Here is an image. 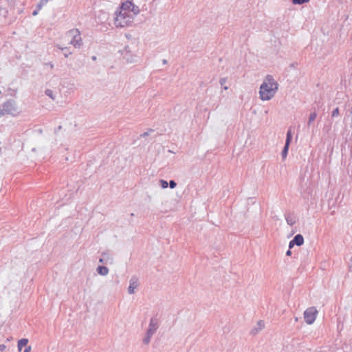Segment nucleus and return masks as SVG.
<instances>
[{
  "instance_id": "f257e3e1",
  "label": "nucleus",
  "mask_w": 352,
  "mask_h": 352,
  "mask_svg": "<svg viewBox=\"0 0 352 352\" xmlns=\"http://www.w3.org/2000/svg\"><path fill=\"white\" fill-rule=\"evenodd\" d=\"M140 13L138 6L131 1L122 3L115 13L114 24L118 28H124L129 25L135 17Z\"/></svg>"
},
{
  "instance_id": "f03ea898",
  "label": "nucleus",
  "mask_w": 352,
  "mask_h": 352,
  "mask_svg": "<svg viewBox=\"0 0 352 352\" xmlns=\"http://www.w3.org/2000/svg\"><path fill=\"white\" fill-rule=\"evenodd\" d=\"M278 89V84L271 75H267L261 84L259 90L260 98L262 100H270Z\"/></svg>"
},
{
  "instance_id": "7ed1b4c3",
  "label": "nucleus",
  "mask_w": 352,
  "mask_h": 352,
  "mask_svg": "<svg viewBox=\"0 0 352 352\" xmlns=\"http://www.w3.org/2000/svg\"><path fill=\"white\" fill-rule=\"evenodd\" d=\"M1 111L5 116H10L12 117L18 116L21 113V109L16 102V101L12 98L6 100L1 106Z\"/></svg>"
},
{
  "instance_id": "20e7f679",
  "label": "nucleus",
  "mask_w": 352,
  "mask_h": 352,
  "mask_svg": "<svg viewBox=\"0 0 352 352\" xmlns=\"http://www.w3.org/2000/svg\"><path fill=\"white\" fill-rule=\"evenodd\" d=\"M158 328V319L155 317L151 318L149 321L148 329L146 331L145 337L143 339V343L144 344H148L150 343L152 336H153L154 333H155Z\"/></svg>"
},
{
  "instance_id": "39448f33",
  "label": "nucleus",
  "mask_w": 352,
  "mask_h": 352,
  "mask_svg": "<svg viewBox=\"0 0 352 352\" xmlns=\"http://www.w3.org/2000/svg\"><path fill=\"white\" fill-rule=\"evenodd\" d=\"M65 36L68 38H71L69 44L75 47L80 48L82 45V41L80 36V32L78 29H72L68 31Z\"/></svg>"
},
{
  "instance_id": "423d86ee",
  "label": "nucleus",
  "mask_w": 352,
  "mask_h": 352,
  "mask_svg": "<svg viewBox=\"0 0 352 352\" xmlns=\"http://www.w3.org/2000/svg\"><path fill=\"white\" fill-rule=\"evenodd\" d=\"M318 311L314 307L307 308L304 312V319L308 324L314 322L316 318Z\"/></svg>"
},
{
  "instance_id": "0eeeda50",
  "label": "nucleus",
  "mask_w": 352,
  "mask_h": 352,
  "mask_svg": "<svg viewBox=\"0 0 352 352\" xmlns=\"http://www.w3.org/2000/svg\"><path fill=\"white\" fill-rule=\"evenodd\" d=\"M292 131H291V129H289L287 133L285 144V146H284V148L282 151V153H281L283 159H285L287 157L289 146L290 142L292 141Z\"/></svg>"
},
{
  "instance_id": "6e6552de",
  "label": "nucleus",
  "mask_w": 352,
  "mask_h": 352,
  "mask_svg": "<svg viewBox=\"0 0 352 352\" xmlns=\"http://www.w3.org/2000/svg\"><path fill=\"white\" fill-rule=\"evenodd\" d=\"M139 286V280L137 277H132L129 280V286L128 287V292L130 294L135 293V289Z\"/></svg>"
},
{
  "instance_id": "1a4fd4ad",
  "label": "nucleus",
  "mask_w": 352,
  "mask_h": 352,
  "mask_svg": "<svg viewBox=\"0 0 352 352\" xmlns=\"http://www.w3.org/2000/svg\"><path fill=\"white\" fill-rule=\"evenodd\" d=\"M130 53L131 50L129 47L128 46L125 47L123 52L124 58H125L128 63H134L136 60V57L131 56Z\"/></svg>"
},
{
  "instance_id": "9d476101",
  "label": "nucleus",
  "mask_w": 352,
  "mask_h": 352,
  "mask_svg": "<svg viewBox=\"0 0 352 352\" xmlns=\"http://www.w3.org/2000/svg\"><path fill=\"white\" fill-rule=\"evenodd\" d=\"M285 219L288 225L293 226L297 221V218L296 216L288 214L285 216Z\"/></svg>"
},
{
  "instance_id": "9b49d317",
  "label": "nucleus",
  "mask_w": 352,
  "mask_h": 352,
  "mask_svg": "<svg viewBox=\"0 0 352 352\" xmlns=\"http://www.w3.org/2000/svg\"><path fill=\"white\" fill-rule=\"evenodd\" d=\"M294 243H296V245L298 246H300L304 243V238L302 234H298L293 239Z\"/></svg>"
},
{
  "instance_id": "f8f14e48",
  "label": "nucleus",
  "mask_w": 352,
  "mask_h": 352,
  "mask_svg": "<svg viewBox=\"0 0 352 352\" xmlns=\"http://www.w3.org/2000/svg\"><path fill=\"white\" fill-rule=\"evenodd\" d=\"M97 272L102 276H106L109 273V269L105 266H98L96 269Z\"/></svg>"
},
{
  "instance_id": "ddd939ff",
  "label": "nucleus",
  "mask_w": 352,
  "mask_h": 352,
  "mask_svg": "<svg viewBox=\"0 0 352 352\" xmlns=\"http://www.w3.org/2000/svg\"><path fill=\"white\" fill-rule=\"evenodd\" d=\"M28 340L27 338H22L18 341V350L21 351L24 346H27Z\"/></svg>"
},
{
  "instance_id": "4468645a",
  "label": "nucleus",
  "mask_w": 352,
  "mask_h": 352,
  "mask_svg": "<svg viewBox=\"0 0 352 352\" xmlns=\"http://www.w3.org/2000/svg\"><path fill=\"white\" fill-rule=\"evenodd\" d=\"M103 256H106V258H100L99 259V262L101 263H107L108 261H109L110 263H113V258L111 256H109L107 254H104L103 253L102 254Z\"/></svg>"
},
{
  "instance_id": "2eb2a0df",
  "label": "nucleus",
  "mask_w": 352,
  "mask_h": 352,
  "mask_svg": "<svg viewBox=\"0 0 352 352\" xmlns=\"http://www.w3.org/2000/svg\"><path fill=\"white\" fill-rule=\"evenodd\" d=\"M317 117V113L316 112L311 113L309 118L308 124L310 125L312 122H314Z\"/></svg>"
},
{
  "instance_id": "dca6fc26",
  "label": "nucleus",
  "mask_w": 352,
  "mask_h": 352,
  "mask_svg": "<svg viewBox=\"0 0 352 352\" xmlns=\"http://www.w3.org/2000/svg\"><path fill=\"white\" fill-rule=\"evenodd\" d=\"M45 94L52 98L53 100H55V95L54 94V91L51 89H46L45 91Z\"/></svg>"
},
{
  "instance_id": "f3484780",
  "label": "nucleus",
  "mask_w": 352,
  "mask_h": 352,
  "mask_svg": "<svg viewBox=\"0 0 352 352\" xmlns=\"http://www.w3.org/2000/svg\"><path fill=\"white\" fill-rule=\"evenodd\" d=\"M160 183L162 188H166L168 186V183L164 179H160Z\"/></svg>"
},
{
  "instance_id": "a211bd4d",
  "label": "nucleus",
  "mask_w": 352,
  "mask_h": 352,
  "mask_svg": "<svg viewBox=\"0 0 352 352\" xmlns=\"http://www.w3.org/2000/svg\"><path fill=\"white\" fill-rule=\"evenodd\" d=\"M340 113V111H339V108L338 107H336L333 111H332V113H331V116L332 117H336L339 115Z\"/></svg>"
},
{
  "instance_id": "6ab92c4d",
  "label": "nucleus",
  "mask_w": 352,
  "mask_h": 352,
  "mask_svg": "<svg viewBox=\"0 0 352 352\" xmlns=\"http://www.w3.org/2000/svg\"><path fill=\"white\" fill-rule=\"evenodd\" d=\"M168 185H169L170 188H174L176 187L177 184H176V182L174 180H170L169 182V183H168Z\"/></svg>"
},
{
  "instance_id": "aec40b11",
  "label": "nucleus",
  "mask_w": 352,
  "mask_h": 352,
  "mask_svg": "<svg viewBox=\"0 0 352 352\" xmlns=\"http://www.w3.org/2000/svg\"><path fill=\"white\" fill-rule=\"evenodd\" d=\"M292 2L294 5H301L303 4L302 0H292Z\"/></svg>"
},
{
  "instance_id": "412c9836",
  "label": "nucleus",
  "mask_w": 352,
  "mask_h": 352,
  "mask_svg": "<svg viewBox=\"0 0 352 352\" xmlns=\"http://www.w3.org/2000/svg\"><path fill=\"white\" fill-rule=\"evenodd\" d=\"M7 13H8V11L6 9L2 8L0 9V14L1 15L6 16Z\"/></svg>"
},
{
  "instance_id": "4be33fe9",
  "label": "nucleus",
  "mask_w": 352,
  "mask_h": 352,
  "mask_svg": "<svg viewBox=\"0 0 352 352\" xmlns=\"http://www.w3.org/2000/svg\"><path fill=\"white\" fill-rule=\"evenodd\" d=\"M226 82V78H221L219 80V83L221 85H223Z\"/></svg>"
},
{
  "instance_id": "5701e85b",
  "label": "nucleus",
  "mask_w": 352,
  "mask_h": 352,
  "mask_svg": "<svg viewBox=\"0 0 352 352\" xmlns=\"http://www.w3.org/2000/svg\"><path fill=\"white\" fill-rule=\"evenodd\" d=\"M296 245V243H294V240L292 239L289 243V249L292 248Z\"/></svg>"
},
{
  "instance_id": "b1692460",
  "label": "nucleus",
  "mask_w": 352,
  "mask_h": 352,
  "mask_svg": "<svg viewBox=\"0 0 352 352\" xmlns=\"http://www.w3.org/2000/svg\"><path fill=\"white\" fill-rule=\"evenodd\" d=\"M32 349L31 346H27L23 352H30Z\"/></svg>"
},
{
  "instance_id": "393cba45",
  "label": "nucleus",
  "mask_w": 352,
  "mask_h": 352,
  "mask_svg": "<svg viewBox=\"0 0 352 352\" xmlns=\"http://www.w3.org/2000/svg\"><path fill=\"white\" fill-rule=\"evenodd\" d=\"M6 349V346L5 344H0V351H3Z\"/></svg>"
},
{
  "instance_id": "a878e982",
  "label": "nucleus",
  "mask_w": 352,
  "mask_h": 352,
  "mask_svg": "<svg viewBox=\"0 0 352 352\" xmlns=\"http://www.w3.org/2000/svg\"><path fill=\"white\" fill-rule=\"evenodd\" d=\"M40 10V9H38V8H37V10H34V11L33 12L32 14H33L34 16L37 15L38 12V10Z\"/></svg>"
},
{
  "instance_id": "bb28decb",
  "label": "nucleus",
  "mask_w": 352,
  "mask_h": 352,
  "mask_svg": "<svg viewBox=\"0 0 352 352\" xmlns=\"http://www.w3.org/2000/svg\"><path fill=\"white\" fill-rule=\"evenodd\" d=\"M72 54V52H69L68 53H65L64 56H65V57L67 58L69 56V55H70Z\"/></svg>"
},
{
  "instance_id": "cd10ccee",
  "label": "nucleus",
  "mask_w": 352,
  "mask_h": 352,
  "mask_svg": "<svg viewBox=\"0 0 352 352\" xmlns=\"http://www.w3.org/2000/svg\"><path fill=\"white\" fill-rule=\"evenodd\" d=\"M147 135H148V131L147 132H144L143 134L141 135V136H142V137H145V136H147Z\"/></svg>"
},
{
  "instance_id": "c85d7f7f",
  "label": "nucleus",
  "mask_w": 352,
  "mask_h": 352,
  "mask_svg": "<svg viewBox=\"0 0 352 352\" xmlns=\"http://www.w3.org/2000/svg\"><path fill=\"white\" fill-rule=\"evenodd\" d=\"M292 254V252L290 250H287V252H286V255L287 256H290Z\"/></svg>"
},
{
  "instance_id": "c756f323",
  "label": "nucleus",
  "mask_w": 352,
  "mask_h": 352,
  "mask_svg": "<svg viewBox=\"0 0 352 352\" xmlns=\"http://www.w3.org/2000/svg\"><path fill=\"white\" fill-rule=\"evenodd\" d=\"M57 47H58V49H60V50H65V49H66V48H67V47H61L60 45H57Z\"/></svg>"
},
{
  "instance_id": "7c9ffc66",
  "label": "nucleus",
  "mask_w": 352,
  "mask_h": 352,
  "mask_svg": "<svg viewBox=\"0 0 352 352\" xmlns=\"http://www.w3.org/2000/svg\"><path fill=\"white\" fill-rule=\"evenodd\" d=\"M302 1H303V3H305L309 2L310 0H302Z\"/></svg>"
},
{
  "instance_id": "2f4dec72",
  "label": "nucleus",
  "mask_w": 352,
  "mask_h": 352,
  "mask_svg": "<svg viewBox=\"0 0 352 352\" xmlns=\"http://www.w3.org/2000/svg\"><path fill=\"white\" fill-rule=\"evenodd\" d=\"M50 67H51V68H53L54 67V65L52 63H50Z\"/></svg>"
},
{
  "instance_id": "473e14b6",
  "label": "nucleus",
  "mask_w": 352,
  "mask_h": 352,
  "mask_svg": "<svg viewBox=\"0 0 352 352\" xmlns=\"http://www.w3.org/2000/svg\"><path fill=\"white\" fill-rule=\"evenodd\" d=\"M223 89H224L225 90H227V89H228V87L226 86V87H224V88H223Z\"/></svg>"
},
{
  "instance_id": "72a5a7b5",
  "label": "nucleus",
  "mask_w": 352,
  "mask_h": 352,
  "mask_svg": "<svg viewBox=\"0 0 352 352\" xmlns=\"http://www.w3.org/2000/svg\"><path fill=\"white\" fill-rule=\"evenodd\" d=\"M350 260H351V261L352 262V257L351 258V259H350Z\"/></svg>"
}]
</instances>
